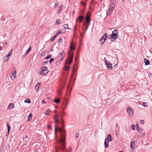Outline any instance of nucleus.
Returning <instances> with one entry per match:
<instances>
[{"label": "nucleus", "mask_w": 152, "mask_h": 152, "mask_svg": "<svg viewBox=\"0 0 152 152\" xmlns=\"http://www.w3.org/2000/svg\"><path fill=\"white\" fill-rule=\"evenodd\" d=\"M57 130H58L61 133V137L58 140L59 145L56 147V151L59 150L63 151L65 148V143L66 142L65 135L66 131L64 129L63 130L61 128H59L58 127L57 128L55 127L54 130L55 135H56V132Z\"/></svg>", "instance_id": "nucleus-1"}, {"label": "nucleus", "mask_w": 152, "mask_h": 152, "mask_svg": "<svg viewBox=\"0 0 152 152\" xmlns=\"http://www.w3.org/2000/svg\"><path fill=\"white\" fill-rule=\"evenodd\" d=\"M118 34V33L116 29H114L112 32V34L110 35L111 37L110 39L112 41H114L116 40L117 38L118 35L117 34Z\"/></svg>", "instance_id": "nucleus-2"}, {"label": "nucleus", "mask_w": 152, "mask_h": 152, "mask_svg": "<svg viewBox=\"0 0 152 152\" xmlns=\"http://www.w3.org/2000/svg\"><path fill=\"white\" fill-rule=\"evenodd\" d=\"M108 139L106 138H105L104 144L105 148H107L109 146V141H112V136L110 134H109L107 136Z\"/></svg>", "instance_id": "nucleus-3"}, {"label": "nucleus", "mask_w": 152, "mask_h": 152, "mask_svg": "<svg viewBox=\"0 0 152 152\" xmlns=\"http://www.w3.org/2000/svg\"><path fill=\"white\" fill-rule=\"evenodd\" d=\"M48 72V70L47 69L46 66H44L41 68V70L39 72V73L42 75H44L47 74Z\"/></svg>", "instance_id": "nucleus-4"}, {"label": "nucleus", "mask_w": 152, "mask_h": 152, "mask_svg": "<svg viewBox=\"0 0 152 152\" xmlns=\"http://www.w3.org/2000/svg\"><path fill=\"white\" fill-rule=\"evenodd\" d=\"M16 72L15 69H14L13 71L11 73V75L10 76V77L12 80H13L16 77Z\"/></svg>", "instance_id": "nucleus-5"}, {"label": "nucleus", "mask_w": 152, "mask_h": 152, "mask_svg": "<svg viewBox=\"0 0 152 152\" xmlns=\"http://www.w3.org/2000/svg\"><path fill=\"white\" fill-rule=\"evenodd\" d=\"M73 56V54L72 55V56H70L68 60L65 61L66 63L69 65L72 61Z\"/></svg>", "instance_id": "nucleus-6"}, {"label": "nucleus", "mask_w": 152, "mask_h": 152, "mask_svg": "<svg viewBox=\"0 0 152 152\" xmlns=\"http://www.w3.org/2000/svg\"><path fill=\"white\" fill-rule=\"evenodd\" d=\"M107 33H105L104 34V35H103L102 37L100 39V41H102V40H103V42L102 43H101V44L103 45L105 42V40H106L107 37Z\"/></svg>", "instance_id": "nucleus-7"}, {"label": "nucleus", "mask_w": 152, "mask_h": 152, "mask_svg": "<svg viewBox=\"0 0 152 152\" xmlns=\"http://www.w3.org/2000/svg\"><path fill=\"white\" fill-rule=\"evenodd\" d=\"M127 110L128 114L129 115H133V109L132 108L130 107H128Z\"/></svg>", "instance_id": "nucleus-8"}, {"label": "nucleus", "mask_w": 152, "mask_h": 152, "mask_svg": "<svg viewBox=\"0 0 152 152\" xmlns=\"http://www.w3.org/2000/svg\"><path fill=\"white\" fill-rule=\"evenodd\" d=\"M137 142V141H136L131 142V148L132 149H135V145Z\"/></svg>", "instance_id": "nucleus-9"}, {"label": "nucleus", "mask_w": 152, "mask_h": 152, "mask_svg": "<svg viewBox=\"0 0 152 152\" xmlns=\"http://www.w3.org/2000/svg\"><path fill=\"white\" fill-rule=\"evenodd\" d=\"M86 20L88 23V24H90L91 21L90 17L89 16L88 14H87L86 17Z\"/></svg>", "instance_id": "nucleus-10"}, {"label": "nucleus", "mask_w": 152, "mask_h": 152, "mask_svg": "<svg viewBox=\"0 0 152 152\" xmlns=\"http://www.w3.org/2000/svg\"><path fill=\"white\" fill-rule=\"evenodd\" d=\"M115 7V5L114 3H111L109 9L111 10V11H113Z\"/></svg>", "instance_id": "nucleus-11"}, {"label": "nucleus", "mask_w": 152, "mask_h": 152, "mask_svg": "<svg viewBox=\"0 0 152 152\" xmlns=\"http://www.w3.org/2000/svg\"><path fill=\"white\" fill-rule=\"evenodd\" d=\"M41 85V83H38L36 84L35 86V88L37 92L39 90V87Z\"/></svg>", "instance_id": "nucleus-12"}, {"label": "nucleus", "mask_w": 152, "mask_h": 152, "mask_svg": "<svg viewBox=\"0 0 152 152\" xmlns=\"http://www.w3.org/2000/svg\"><path fill=\"white\" fill-rule=\"evenodd\" d=\"M7 131L6 134V136H7L9 134L10 129V126L9 125V124H7Z\"/></svg>", "instance_id": "nucleus-13"}, {"label": "nucleus", "mask_w": 152, "mask_h": 152, "mask_svg": "<svg viewBox=\"0 0 152 152\" xmlns=\"http://www.w3.org/2000/svg\"><path fill=\"white\" fill-rule=\"evenodd\" d=\"M75 47L73 46V43L71 42L70 45V49L69 51H70L71 50H75Z\"/></svg>", "instance_id": "nucleus-14"}, {"label": "nucleus", "mask_w": 152, "mask_h": 152, "mask_svg": "<svg viewBox=\"0 0 152 152\" xmlns=\"http://www.w3.org/2000/svg\"><path fill=\"white\" fill-rule=\"evenodd\" d=\"M83 18L84 16L83 15H81L78 17V19L80 23H81L82 22L83 20Z\"/></svg>", "instance_id": "nucleus-15"}, {"label": "nucleus", "mask_w": 152, "mask_h": 152, "mask_svg": "<svg viewBox=\"0 0 152 152\" xmlns=\"http://www.w3.org/2000/svg\"><path fill=\"white\" fill-rule=\"evenodd\" d=\"M65 55V53L63 51L61 56V60L60 61H62L63 60L64 58Z\"/></svg>", "instance_id": "nucleus-16"}, {"label": "nucleus", "mask_w": 152, "mask_h": 152, "mask_svg": "<svg viewBox=\"0 0 152 152\" xmlns=\"http://www.w3.org/2000/svg\"><path fill=\"white\" fill-rule=\"evenodd\" d=\"M14 107V105L13 104L11 103L8 106V108L10 109H12Z\"/></svg>", "instance_id": "nucleus-17"}, {"label": "nucleus", "mask_w": 152, "mask_h": 152, "mask_svg": "<svg viewBox=\"0 0 152 152\" xmlns=\"http://www.w3.org/2000/svg\"><path fill=\"white\" fill-rule=\"evenodd\" d=\"M145 65H148L150 64V61L147 59L145 58L144 60Z\"/></svg>", "instance_id": "nucleus-18"}, {"label": "nucleus", "mask_w": 152, "mask_h": 152, "mask_svg": "<svg viewBox=\"0 0 152 152\" xmlns=\"http://www.w3.org/2000/svg\"><path fill=\"white\" fill-rule=\"evenodd\" d=\"M109 62V61H108L107 62L105 63V65H106V66H107V68L109 69H111L112 68V67H111V66H108Z\"/></svg>", "instance_id": "nucleus-19"}, {"label": "nucleus", "mask_w": 152, "mask_h": 152, "mask_svg": "<svg viewBox=\"0 0 152 152\" xmlns=\"http://www.w3.org/2000/svg\"><path fill=\"white\" fill-rule=\"evenodd\" d=\"M46 53V51H44L41 53H39V54H40V56H41L42 57H43L45 56Z\"/></svg>", "instance_id": "nucleus-20"}, {"label": "nucleus", "mask_w": 152, "mask_h": 152, "mask_svg": "<svg viewBox=\"0 0 152 152\" xmlns=\"http://www.w3.org/2000/svg\"><path fill=\"white\" fill-rule=\"evenodd\" d=\"M62 5V4L59 7H58V11L57 12V13L58 14H59L60 13V11L61 10V6Z\"/></svg>", "instance_id": "nucleus-21"}, {"label": "nucleus", "mask_w": 152, "mask_h": 152, "mask_svg": "<svg viewBox=\"0 0 152 152\" xmlns=\"http://www.w3.org/2000/svg\"><path fill=\"white\" fill-rule=\"evenodd\" d=\"M63 27L65 29H70V28H68V24H64L63 26Z\"/></svg>", "instance_id": "nucleus-22"}, {"label": "nucleus", "mask_w": 152, "mask_h": 152, "mask_svg": "<svg viewBox=\"0 0 152 152\" xmlns=\"http://www.w3.org/2000/svg\"><path fill=\"white\" fill-rule=\"evenodd\" d=\"M142 105L143 107H147L148 106L147 102H143Z\"/></svg>", "instance_id": "nucleus-23"}, {"label": "nucleus", "mask_w": 152, "mask_h": 152, "mask_svg": "<svg viewBox=\"0 0 152 152\" xmlns=\"http://www.w3.org/2000/svg\"><path fill=\"white\" fill-rule=\"evenodd\" d=\"M25 102L28 103H30L31 102L30 99H27L25 100L24 101Z\"/></svg>", "instance_id": "nucleus-24"}, {"label": "nucleus", "mask_w": 152, "mask_h": 152, "mask_svg": "<svg viewBox=\"0 0 152 152\" xmlns=\"http://www.w3.org/2000/svg\"><path fill=\"white\" fill-rule=\"evenodd\" d=\"M63 32H62V31H59L58 32H57L55 34V36L56 37L58 36L59 34H60L61 33H63Z\"/></svg>", "instance_id": "nucleus-25"}, {"label": "nucleus", "mask_w": 152, "mask_h": 152, "mask_svg": "<svg viewBox=\"0 0 152 152\" xmlns=\"http://www.w3.org/2000/svg\"><path fill=\"white\" fill-rule=\"evenodd\" d=\"M12 49H11V50L9 52V53L8 55L6 56V57H8L9 56H10V55L12 54Z\"/></svg>", "instance_id": "nucleus-26"}, {"label": "nucleus", "mask_w": 152, "mask_h": 152, "mask_svg": "<svg viewBox=\"0 0 152 152\" xmlns=\"http://www.w3.org/2000/svg\"><path fill=\"white\" fill-rule=\"evenodd\" d=\"M54 102L56 103H58L59 102V100L58 99H55L54 100Z\"/></svg>", "instance_id": "nucleus-27"}, {"label": "nucleus", "mask_w": 152, "mask_h": 152, "mask_svg": "<svg viewBox=\"0 0 152 152\" xmlns=\"http://www.w3.org/2000/svg\"><path fill=\"white\" fill-rule=\"evenodd\" d=\"M50 112V110L49 109L47 110L45 112L44 114L46 115L48 114V113Z\"/></svg>", "instance_id": "nucleus-28"}, {"label": "nucleus", "mask_w": 152, "mask_h": 152, "mask_svg": "<svg viewBox=\"0 0 152 152\" xmlns=\"http://www.w3.org/2000/svg\"><path fill=\"white\" fill-rule=\"evenodd\" d=\"M64 69L65 70H67V71H68L69 70V67L66 65H65L64 66Z\"/></svg>", "instance_id": "nucleus-29"}, {"label": "nucleus", "mask_w": 152, "mask_h": 152, "mask_svg": "<svg viewBox=\"0 0 152 152\" xmlns=\"http://www.w3.org/2000/svg\"><path fill=\"white\" fill-rule=\"evenodd\" d=\"M112 11H111V10L109 9L107 13V15H110L111 14Z\"/></svg>", "instance_id": "nucleus-30"}, {"label": "nucleus", "mask_w": 152, "mask_h": 152, "mask_svg": "<svg viewBox=\"0 0 152 152\" xmlns=\"http://www.w3.org/2000/svg\"><path fill=\"white\" fill-rule=\"evenodd\" d=\"M52 56V55L51 54H50V55H48V56L45 57V59H48L50 58Z\"/></svg>", "instance_id": "nucleus-31"}, {"label": "nucleus", "mask_w": 152, "mask_h": 152, "mask_svg": "<svg viewBox=\"0 0 152 152\" xmlns=\"http://www.w3.org/2000/svg\"><path fill=\"white\" fill-rule=\"evenodd\" d=\"M56 23L57 24L59 25L60 24V22L59 19H58L56 20Z\"/></svg>", "instance_id": "nucleus-32"}, {"label": "nucleus", "mask_w": 152, "mask_h": 152, "mask_svg": "<svg viewBox=\"0 0 152 152\" xmlns=\"http://www.w3.org/2000/svg\"><path fill=\"white\" fill-rule=\"evenodd\" d=\"M31 47H29L27 49V50L26 51V53H25L26 54H27L31 50Z\"/></svg>", "instance_id": "nucleus-33"}, {"label": "nucleus", "mask_w": 152, "mask_h": 152, "mask_svg": "<svg viewBox=\"0 0 152 152\" xmlns=\"http://www.w3.org/2000/svg\"><path fill=\"white\" fill-rule=\"evenodd\" d=\"M56 37V36H53V37L51 38V39H50V41H53L54 39H55V38Z\"/></svg>", "instance_id": "nucleus-34"}, {"label": "nucleus", "mask_w": 152, "mask_h": 152, "mask_svg": "<svg viewBox=\"0 0 152 152\" xmlns=\"http://www.w3.org/2000/svg\"><path fill=\"white\" fill-rule=\"evenodd\" d=\"M131 129L133 130H135V127L134 125H132L131 126Z\"/></svg>", "instance_id": "nucleus-35"}, {"label": "nucleus", "mask_w": 152, "mask_h": 152, "mask_svg": "<svg viewBox=\"0 0 152 152\" xmlns=\"http://www.w3.org/2000/svg\"><path fill=\"white\" fill-rule=\"evenodd\" d=\"M32 117V115L31 114V113H30L29 115L28 116V120H30V119H29V118H31Z\"/></svg>", "instance_id": "nucleus-36"}, {"label": "nucleus", "mask_w": 152, "mask_h": 152, "mask_svg": "<svg viewBox=\"0 0 152 152\" xmlns=\"http://www.w3.org/2000/svg\"><path fill=\"white\" fill-rule=\"evenodd\" d=\"M54 120L58 119V116L57 115H56L54 116Z\"/></svg>", "instance_id": "nucleus-37"}, {"label": "nucleus", "mask_w": 152, "mask_h": 152, "mask_svg": "<svg viewBox=\"0 0 152 152\" xmlns=\"http://www.w3.org/2000/svg\"><path fill=\"white\" fill-rule=\"evenodd\" d=\"M58 1H57V3H55V5H54V7H58Z\"/></svg>", "instance_id": "nucleus-38"}, {"label": "nucleus", "mask_w": 152, "mask_h": 152, "mask_svg": "<svg viewBox=\"0 0 152 152\" xmlns=\"http://www.w3.org/2000/svg\"><path fill=\"white\" fill-rule=\"evenodd\" d=\"M63 42V40L62 39H59L58 40V43H62Z\"/></svg>", "instance_id": "nucleus-39"}, {"label": "nucleus", "mask_w": 152, "mask_h": 152, "mask_svg": "<svg viewBox=\"0 0 152 152\" xmlns=\"http://www.w3.org/2000/svg\"><path fill=\"white\" fill-rule=\"evenodd\" d=\"M54 60V59L53 58H51L49 60V61L50 62V63H51Z\"/></svg>", "instance_id": "nucleus-40"}, {"label": "nucleus", "mask_w": 152, "mask_h": 152, "mask_svg": "<svg viewBox=\"0 0 152 152\" xmlns=\"http://www.w3.org/2000/svg\"><path fill=\"white\" fill-rule=\"evenodd\" d=\"M140 123L141 124H143L144 123V121L143 120H141L140 121Z\"/></svg>", "instance_id": "nucleus-41"}, {"label": "nucleus", "mask_w": 152, "mask_h": 152, "mask_svg": "<svg viewBox=\"0 0 152 152\" xmlns=\"http://www.w3.org/2000/svg\"><path fill=\"white\" fill-rule=\"evenodd\" d=\"M104 61L105 63L108 62L107 61V60L106 57H105L104 58Z\"/></svg>", "instance_id": "nucleus-42"}, {"label": "nucleus", "mask_w": 152, "mask_h": 152, "mask_svg": "<svg viewBox=\"0 0 152 152\" xmlns=\"http://www.w3.org/2000/svg\"><path fill=\"white\" fill-rule=\"evenodd\" d=\"M68 151L69 152H71L72 151V149L71 147H69L68 149Z\"/></svg>", "instance_id": "nucleus-43"}, {"label": "nucleus", "mask_w": 152, "mask_h": 152, "mask_svg": "<svg viewBox=\"0 0 152 152\" xmlns=\"http://www.w3.org/2000/svg\"><path fill=\"white\" fill-rule=\"evenodd\" d=\"M142 132V130L141 129H140L138 130V132L139 133H141Z\"/></svg>", "instance_id": "nucleus-44"}, {"label": "nucleus", "mask_w": 152, "mask_h": 152, "mask_svg": "<svg viewBox=\"0 0 152 152\" xmlns=\"http://www.w3.org/2000/svg\"><path fill=\"white\" fill-rule=\"evenodd\" d=\"M75 136L77 138L79 136V134L78 133H76L75 134Z\"/></svg>", "instance_id": "nucleus-45"}, {"label": "nucleus", "mask_w": 152, "mask_h": 152, "mask_svg": "<svg viewBox=\"0 0 152 152\" xmlns=\"http://www.w3.org/2000/svg\"><path fill=\"white\" fill-rule=\"evenodd\" d=\"M136 127L137 129L138 130L139 128V126L137 124V125H136Z\"/></svg>", "instance_id": "nucleus-46"}, {"label": "nucleus", "mask_w": 152, "mask_h": 152, "mask_svg": "<svg viewBox=\"0 0 152 152\" xmlns=\"http://www.w3.org/2000/svg\"><path fill=\"white\" fill-rule=\"evenodd\" d=\"M54 121H55V123H56L57 122H58L59 121L58 119V120H57H57H55Z\"/></svg>", "instance_id": "nucleus-47"}, {"label": "nucleus", "mask_w": 152, "mask_h": 152, "mask_svg": "<svg viewBox=\"0 0 152 152\" xmlns=\"http://www.w3.org/2000/svg\"><path fill=\"white\" fill-rule=\"evenodd\" d=\"M48 129H51V126L50 125H48Z\"/></svg>", "instance_id": "nucleus-48"}, {"label": "nucleus", "mask_w": 152, "mask_h": 152, "mask_svg": "<svg viewBox=\"0 0 152 152\" xmlns=\"http://www.w3.org/2000/svg\"><path fill=\"white\" fill-rule=\"evenodd\" d=\"M44 63L45 64H47L48 63V61H44Z\"/></svg>", "instance_id": "nucleus-49"}, {"label": "nucleus", "mask_w": 152, "mask_h": 152, "mask_svg": "<svg viewBox=\"0 0 152 152\" xmlns=\"http://www.w3.org/2000/svg\"><path fill=\"white\" fill-rule=\"evenodd\" d=\"M46 102H45L44 100H43L41 102V103L42 104H44Z\"/></svg>", "instance_id": "nucleus-50"}, {"label": "nucleus", "mask_w": 152, "mask_h": 152, "mask_svg": "<svg viewBox=\"0 0 152 152\" xmlns=\"http://www.w3.org/2000/svg\"><path fill=\"white\" fill-rule=\"evenodd\" d=\"M145 133H142V134H141V136L142 137H144V136H145Z\"/></svg>", "instance_id": "nucleus-51"}, {"label": "nucleus", "mask_w": 152, "mask_h": 152, "mask_svg": "<svg viewBox=\"0 0 152 152\" xmlns=\"http://www.w3.org/2000/svg\"><path fill=\"white\" fill-rule=\"evenodd\" d=\"M60 115L61 116V121L62 122H63V120H62V116L61 114H60Z\"/></svg>", "instance_id": "nucleus-52"}, {"label": "nucleus", "mask_w": 152, "mask_h": 152, "mask_svg": "<svg viewBox=\"0 0 152 152\" xmlns=\"http://www.w3.org/2000/svg\"><path fill=\"white\" fill-rule=\"evenodd\" d=\"M112 64L110 63V62L109 63L108 66H111V67H112Z\"/></svg>", "instance_id": "nucleus-53"}, {"label": "nucleus", "mask_w": 152, "mask_h": 152, "mask_svg": "<svg viewBox=\"0 0 152 152\" xmlns=\"http://www.w3.org/2000/svg\"><path fill=\"white\" fill-rule=\"evenodd\" d=\"M81 3H82L83 5H86V4L85 3H84V2H81Z\"/></svg>", "instance_id": "nucleus-54"}, {"label": "nucleus", "mask_w": 152, "mask_h": 152, "mask_svg": "<svg viewBox=\"0 0 152 152\" xmlns=\"http://www.w3.org/2000/svg\"><path fill=\"white\" fill-rule=\"evenodd\" d=\"M25 138L27 139L28 138V137L27 136H26L24 138H23V140H24L25 139Z\"/></svg>", "instance_id": "nucleus-55"}, {"label": "nucleus", "mask_w": 152, "mask_h": 152, "mask_svg": "<svg viewBox=\"0 0 152 152\" xmlns=\"http://www.w3.org/2000/svg\"><path fill=\"white\" fill-rule=\"evenodd\" d=\"M9 59V58L8 57L7 59L5 60L4 61L5 62L7 61Z\"/></svg>", "instance_id": "nucleus-56"}, {"label": "nucleus", "mask_w": 152, "mask_h": 152, "mask_svg": "<svg viewBox=\"0 0 152 152\" xmlns=\"http://www.w3.org/2000/svg\"><path fill=\"white\" fill-rule=\"evenodd\" d=\"M80 36L82 37H83V34H82V33L80 34Z\"/></svg>", "instance_id": "nucleus-57"}, {"label": "nucleus", "mask_w": 152, "mask_h": 152, "mask_svg": "<svg viewBox=\"0 0 152 152\" xmlns=\"http://www.w3.org/2000/svg\"><path fill=\"white\" fill-rule=\"evenodd\" d=\"M50 51H51V52H53L54 51V50L53 49H51L50 50Z\"/></svg>", "instance_id": "nucleus-58"}, {"label": "nucleus", "mask_w": 152, "mask_h": 152, "mask_svg": "<svg viewBox=\"0 0 152 152\" xmlns=\"http://www.w3.org/2000/svg\"><path fill=\"white\" fill-rule=\"evenodd\" d=\"M67 102H66V104H65V107H64V108H66V105H67Z\"/></svg>", "instance_id": "nucleus-59"}, {"label": "nucleus", "mask_w": 152, "mask_h": 152, "mask_svg": "<svg viewBox=\"0 0 152 152\" xmlns=\"http://www.w3.org/2000/svg\"><path fill=\"white\" fill-rule=\"evenodd\" d=\"M117 65L116 64L114 66V67H117Z\"/></svg>", "instance_id": "nucleus-60"}, {"label": "nucleus", "mask_w": 152, "mask_h": 152, "mask_svg": "<svg viewBox=\"0 0 152 152\" xmlns=\"http://www.w3.org/2000/svg\"><path fill=\"white\" fill-rule=\"evenodd\" d=\"M76 26L75 25V27L74 28V30H75L76 29Z\"/></svg>", "instance_id": "nucleus-61"}, {"label": "nucleus", "mask_w": 152, "mask_h": 152, "mask_svg": "<svg viewBox=\"0 0 152 152\" xmlns=\"http://www.w3.org/2000/svg\"><path fill=\"white\" fill-rule=\"evenodd\" d=\"M116 126L117 127H118V124L117 123L116 124Z\"/></svg>", "instance_id": "nucleus-62"}, {"label": "nucleus", "mask_w": 152, "mask_h": 152, "mask_svg": "<svg viewBox=\"0 0 152 152\" xmlns=\"http://www.w3.org/2000/svg\"><path fill=\"white\" fill-rule=\"evenodd\" d=\"M2 49V47L0 46V50Z\"/></svg>", "instance_id": "nucleus-63"}, {"label": "nucleus", "mask_w": 152, "mask_h": 152, "mask_svg": "<svg viewBox=\"0 0 152 152\" xmlns=\"http://www.w3.org/2000/svg\"><path fill=\"white\" fill-rule=\"evenodd\" d=\"M114 0H110V1H112V2H113V1H114Z\"/></svg>", "instance_id": "nucleus-64"}]
</instances>
